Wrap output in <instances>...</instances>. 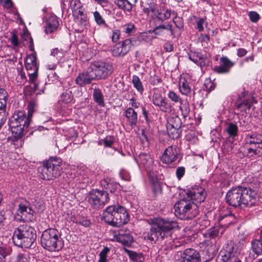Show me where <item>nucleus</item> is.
<instances>
[{
	"label": "nucleus",
	"mask_w": 262,
	"mask_h": 262,
	"mask_svg": "<svg viewBox=\"0 0 262 262\" xmlns=\"http://www.w3.org/2000/svg\"><path fill=\"white\" fill-rule=\"evenodd\" d=\"M185 193L174 206L176 216L181 220L191 219L198 215V204L204 202L206 196L204 188L199 186L188 189Z\"/></svg>",
	"instance_id": "1"
},
{
	"label": "nucleus",
	"mask_w": 262,
	"mask_h": 262,
	"mask_svg": "<svg viewBox=\"0 0 262 262\" xmlns=\"http://www.w3.org/2000/svg\"><path fill=\"white\" fill-rule=\"evenodd\" d=\"M150 225L147 239L156 242H166L171 240L172 230L178 227V223L168 217H154L149 220Z\"/></svg>",
	"instance_id": "2"
},
{
	"label": "nucleus",
	"mask_w": 262,
	"mask_h": 262,
	"mask_svg": "<svg viewBox=\"0 0 262 262\" xmlns=\"http://www.w3.org/2000/svg\"><path fill=\"white\" fill-rule=\"evenodd\" d=\"M257 199V192L250 188L238 186L229 190L226 195V202L234 207H250L254 206Z\"/></svg>",
	"instance_id": "3"
},
{
	"label": "nucleus",
	"mask_w": 262,
	"mask_h": 262,
	"mask_svg": "<svg viewBox=\"0 0 262 262\" xmlns=\"http://www.w3.org/2000/svg\"><path fill=\"white\" fill-rule=\"evenodd\" d=\"M28 107V116L24 112L19 111L14 113L9 119V126L12 133L14 134V137L16 139L20 138L24 135L25 128H27L29 126L30 118L33 113V107L30 104Z\"/></svg>",
	"instance_id": "4"
},
{
	"label": "nucleus",
	"mask_w": 262,
	"mask_h": 262,
	"mask_svg": "<svg viewBox=\"0 0 262 262\" xmlns=\"http://www.w3.org/2000/svg\"><path fill=\"white\" fill-rule=\"evenodd\" d=\"M36 238L35 230L27 225H21L15 228L12 238L15 246L25 248H30Z\"/></svg>",
	"instance_id": "5"
},
{
	"label": "nucleus",
	"mask_w": 262,
	"mask_h": 262,
	"mask_svg": "<svg viewBox=\"0 0 262 262\" xmlns=\"http://www.w3.org/2000/svg\"><path fill=\"white\" fill-rule=\"evenodd\" d=\"M40 243L45 249L50 252H58L64 246L61 233L57 229L52 228L43 231Z\"/></svg>",
	"instance_id": "6"
},
{
	"label": "nucleus",
	"mask_w": 262,
	"mask_h": 262,
	"mask_svg": "<svg viewBox=\"0 0 262 262\" xmlns=\"http://www.w3.org/2000/svg\"><path fill=\"white\" fill-rule=\"evenodd\" d=\"M62 169L61 159L51 157L38 168V171L42 179L51 180L60 176Z\"/></svg>",
	"instance_id": "7"
},
{
	"label": "nucleus",
	"mask_w": 262,
	"mask_h": 262,
	"mask_svg": "<svg viewBox=\"0 0 262 262\" xmlns=\"http://www.w3.org/2000/svg\"><path fill=\"white\" fill-rule=\"evenodd\" d=\"M108 193L106 191L98 189L91 190L88 196V201L94 209H99L108 202Z\"/></svg>",
	"instance_id": "8"
},
{
	"label": "nucleus",
	"mask_w": 262,
	"mask_h": 262,
	"mask_svg": "<svg viewBox=\"0 0 262 262\" xmlns=\"http://www.w3.org/2000/svg\"><path fill=\"white\" fill-rule=\"evenodd\" d=\"M89 67L96 80L104 79L113 72L112 64L102 61H95Z\"/></svg>",
	"instance_id": "9"
},
{
	"label": "nucleus",
	"mask_w": 262,
	"mask_h": 262,
	"mask_svg": "<svg viewBox=\"0 0 262 262\" xmlns=\"http://www.w3.org/2000/svg\"><path fill=\"white\" fill-rule=\"evenodd\" d=\"M153 104L165 113L170 114L174 111L172 104L159 93H154L152 97Z\"/></svg>",
	"instance_id": "10"
},
{
	"label": "nucleus",
	"mask_w": 262,
	"mask_h": 262,
	"mask_svg": "<svg viewBox=\"0 0 262 262\" xmlns=\"http://www.w3.org/2000/svg\"><path fill=\"white\" fill-rule=\"evenodd\" d=\"M114 214L112 226L120 227L126 224L129 220V215L126 209L120 205L117 206L116 212Z\"/></svg>",
	"instance_id": "11"
},
{
	"label": "nucleus",
	"mask_w": 262,
	"mask_h": 262,
	"mask_svg": "<svg viewBox=\"0 0 262 262\" xmlns=\"http://www.w3.org/2000/svg\"><path fill=\"white\" fill-rule=\"evenodd\" d=\"M180 154V149L177 146H169L165 150L161 160L163 163L170 164L176 161Z\"/></svg>",
	"instance_id": "12"
},
{
	"label": "nucleus",
	"mask_w": 262,
	"mask_h": 262,
	"mask_svg": "<svg viewBox=\"0 0 262 262\" xmlns=\"http://www.w3.org/2000/svg\"><path fill=\"white\" fill-rule=\"evenodd\" d=\"M132 46L130 39H126L121 43H117L111 50L112 55L114 56L123 57L130 50Z\"/></svg>",
	"instance_id": "13"
},
{
	"label": "nucleus",
	"mask_w": 262,
	"mask_h": 262,
	"mask_svg": "<svg viewBox=\"0 0 262 262\" xmlns=\"http://www.w3.org/2000/svg\"><path fill=\"white\" fill-rule=\"evenodd\" d=\"M90 67L86 71L79 73L75 79V82L80 86H84L91 84L92 82L96 80L93 72Z\"/></svg>",
	"instance_id": "14"
},
{
	"label": "nucleus",
	"mask_w": 262,
	"mask_h": 262,
	"mask_svg": "<svg viewBox=\"0 0 262 262\" xmlns=\"http://www.w3.org/2000/svg\"><path fill=\"white\" fill-rule=\"evenodd\" d=\"M18 214L24 222H33L35 220L34 210L30 206L22 204L19 205Z\"/></svg>",
	"instance_id": "15"
},
{
	"label": "nucleus",
	"mask_w": 262,
	"mask_h": 262,
	"mask_svg": "<svg viewBox=\"0 0 262 262\" xmlns=\"http://www.w3.org/2000/svg\"><path fill=\"white\" fill-rule=\"evenodd\" d=\"M199 253L194 249H187L183 252L180 262H200Z\"/></svg>",
	"instance_id": "16"
},
{
	"label": "nucleus",
	"mask_w": 262,
	"mask_h": 262,
	"mask_svg": "<svg viewBox=\"0 0 262 262\" xmlns=\"http://www.w3.org/2000/svg\"><path fill=\"white\" fill-rule=\"evenodd\" d=\"M220 66H216L214 68V71L219 74L228 73L234 63L231 61L227 57H222L220 58Z\"/></svg>",
	"instance_id": "17"
},
{
	"label": "nucleus",
	"mask_w": 262,
	"mask_h": 262,
	"mask_svg": "<svg viewBox=\"0 0 262 262\" xmlns=\"http://www.w3.org/2000/svg\"><path fill=\"white\" fill-rule=\"evenodd\" d=\"M189 59L200 67L208 66L209 61L207 57L199 52L191 51L188 53Z\"/></svg>",
	"instance_id": "18"
},
{
	"label": "nucleus",
	"mask_w": 262,
	"mask_h": 262,
	"mask_svg": "<svg viewBox=\"0 0 262 262\" xmlns=\"http://www.w3.org/2000/svg\"><path fill=\"white\" fill-rule=\"evenodd\" d=\"M225 252L227 255V262H242L236 256L234 252V244L232 241H228L224 246Z\"/></svg>",
	"instance_id": "19"
},
{
	"label": "nucleus",
	"mask_w": 262,
	"mask_h": 262,
	"mask_svg": "<svg viewBox=\"0 0 262 262\" xmlns=\"http://www.w3.org/2000/svg\"><path fill=\"white\" fill-rule=\"evenodd\" d=\"M124 115L126 118L128 125L132 128H135L138 123V114L135 110L131 107H128L124 112Z\"/></svg>",
	"instance_id": "20"
},
{
	"label": "nucleus",
	"mask_w": 262,
	"mask_h": 262,
	"mask_svg": "<svg viewBox=\"0 0 262 262\" xmlns=\"http://www.w3.org/2000/svg\"><path fill=\"white\" fill-rule=\"evenodd\" d=\"M177 14V12L174 11L165 7H161L160 9H158V12L156 14L155 18L163 22L169 19L171 16L176 15Z\"/></svg>",
	"instance_id": "21"
},
{
	"label": "nucleus",
	"mask_w": 262,
	"mask_h": 262,
	"mask_svg": "<svg viewBox=\"0 0 262 262\" xmlns=\"http://www.w3.org/2000/svg\"><path fill=\"white\" fill-rule=\"evenodd\" d=\"M59 26L58 18L52 15L47 19L45 32L46 34L52 33L56 31Z\"/></svg>",
	"instance_id": "22"
},
{
	"label": "nucleus",
	"mask_w": 262,
	"mask_h": 262,
	"mask_svg": "<svg viewBox=\"0 0 262 262\" xmlns=\"http://www.w3.org/2000/svg\"><path fill=\"white\" fill-rule=\"evenodd\" d=\"M115 237L118 242L126 246H129L134 241L132 235L128 231L121 230Z\"/></svg>",
	"instance_id": "23"
},
{
	"label": "nucleus",
	"mask_w": 262,
	"mask_h": 262,
	"mask_svg": "<svg viewBox=\"0 0 262 262\" xmlns=\"http://www.w3.org/2000/svg\"><path fill=\"white\" fill-rule=\"evenodd\" d=\"M246 144L248 145H257V147L262 148V135L257 133H253L247 135L246 137Z\"/></svg>",
	"instance_id": "24"
},
{
	"label": "nucleus",
	"mask_w": 262,
	"mask_h": 262,
	"mask_svg": "<svg viewBox=\"0 0 262 262\" xmlns=\"http://www.w3.org/2000/svg\"><path fill=\"white\" fill-rule=\"evenodd\" d=\"M255 101L253 97H249L244 99L241 103L237 104L236 108L241 112L246 114L250 113V110L253 106V103Z\"/></svg>",
	"instance_id": "25"
},
{
	"label": "nucleus",
	"mask_w": 262,
	"mask_h": 262,
	"mask_svg": "<svg viewBox=\"0 0 262 262\" xmlns=\"http://www.w3.org/2000/svg\"><path fill=\"white\" fill-rule=\"evenodd\" d=\"M116 206H110L104 210L102 214V219L105 222L112 225L114 219V216H115L114 213H116Z\"/></svg>",
	"instance_id": "26"
},
{
	"label": "nucleus",
	"mask_w": 262,
	"mask_h": 262,
	"mask_svg": "<svg viewBox=\"0 0 262 262\" xmlns=\"http://www.w3.org/2000/svg\"><path fill=\"white\" fill-rule=\"evenodd\" d=\"M137 162L143 165L146 169H149L153 165L154 161L150 156L146 153H141L137 159Z\"/></svg>",
	"instance_id": "27"
},
{
	"label": "nucleus",
	"mask_w": 262,
	"mask_h": 262,
	"mask_svg": "<svg viewBox=\"0 0 262 262\" xmlns=\"http://www.w3.org/2000/svg\"><path fill=\"white\" fill-rule=\"evenodd\" d=\"M101 185L106 189V191L113 193L118 187V184L109 178L105 179L101 181Z\"/></svg>",
	"instance_id": "28"
},
{
	"label": "nucleus",
	"mask_w": 262,
	"mask_h": 262,
	"mask_svg": "<svg viewBox=\"0 0 262 262\" xmlns=\"http://www.w3.org/2000/svg\"><path fill=\"white\" fill-rule=\"evenodd\" d=\"M25 67L28 71L30 70L38 71V67L36 61V57L34 54L28 55L25 60Z\"/></svg>",
	"instance_id": "29"
},
{
	"label": "nucleus",
	"mask_w": 262,
	"mask_h": 262,
	"mask_svg": "<svg viewBox=\"0 0 262 262\" xmlns=\"http://www.w3.org/2000/svg\"><path fill=\"white\" fill-rule=\"evenodd\" d=\"M158 27L168 33L167 35L171 36L172 38L178 37L181 34L180 32H177L172 28V25L170 23H166Z\"/></svg>",
	"instance_id": "30"
},
{
	"label": "nucleus",
	"mask_w": 262,
	"mask_h": 262,
	"mask_svg": "<svg viewBox=\"0 0 262 262\" xmlns=\"http://www.w3.org/2000/svg\"><path fill=\"white\" fill-rule=\"evenodd\" d=\"M182 121L180 118L174 114H171L167 119V126L176 127L177 128L182 126Z\"/></svg>",
	"instance_id": "31"
},
{
	"label": "nucleus",
	"mask_w": 262,
	"mask_h": 262,
	"mask_svg": "<svg viewBox=\"0 0 262 262\" xmlns=\"http://www.w3.org/2000/svg\"><path fill=\"white\" fill-rule=\"evenodd\" d=\"M179 90L184 95L189 96L191 94V89L189 83L185 79L181 80L179 83Z\"/></svg>",
	"instance_id": "32"
},
{
	"label": "nucleus",
	"mask_w": 262,
	"mask_h": 262,
	"mask_svg": "<svg viewBox=\"0 0 262 262\" xmlns=\"http://www.w3.org/2000/svg\"><path fill=\"white\" fill-rule=\"evenodd\" d=\"M114 4L124 11L130 12L133 9L132 4L128 0H115Z\"/></svg>",
	"instance_id": "33"
},
{
	"label": "nucleus",
	"mask_w": 262,
	"mask_h": 262,
	"mask_svg": "<svg viewBox=\"0 0 262 262\" xmlns=\"http://www.w3.org/2000/svg\"><path fill=\"white\" fill-rule=\"evenodd\" d=\"M220 231L221 229L219 227H215L211 228L206 232L204 235L206 238L215 239L220 237L222 234V232H220Z\"/></svg>",
	"instance_id": "34"
},
{
	"label": "nucleus",
	"mask_w": 262,
	"mask_h": 262,
	"mask_svg": "<svg viewBox=\"0 0 262 262\" xmlns=\"http://www.w3.org/2000/svg\"><path fill=\"white\" fill-rule=\"evenodd\" d=\"M126 252L130 259L134 261V262H144L145 257L142 253H138L128 250H126Z\"/></svg>",
	"instance_id": "35"
},
{
	"label": "nucleus",
	"mask_w": 262,
	"mask_h": 262,
	"mask_svg": "<svg viewBox=\"0 0 262 262\" xmlns=\"http://www.w3.org/2000/svg\"><path fill=\"white\" fill-rule=\"evenodd\" d=\"M93 96L94 100L100 106L104 105V102L102 93L99 89H95L93 91Z\"/></svg>",
	"instance_id": "36"
},
{
	"label": "nucleus",
	"mask_w": 262,
	"mask_h": 262,
	"mask_svg": "<svg viewBox=\"0 0 262 262\" xmlns=\"http://www.w3.org/2000/svg\"><path fill=\"white\" fill-rule=\"evenodd\" d=\"M251 244L253 252L257 255H262V238L252 241Z\"/></svg>",
	"instance_id": "37"
},
{
	"label": "nucleus",
	"mask_w": 262,
	"mask_h": 262,
	"mask_svg": "<svg viewBox=\"0 0 262 262\" xmlns=\"http://www.w3.org/2000/svg\"><path fill=\"white\" fill-rule=\"evenodd\" d=\"M167 134L172 139L178 138L181 133V128H177L176 127L167 126Z\"/></svg>",
	"instance_id": "38"
},
{
	"label": "nucleus",
	"mask_w": 262,
	"mask_h": 262,
	"mask_svg": "<svg viewBox=\"0 0 262 262\" xmlns=\"http://www.w3.org/2000/svg\"><path fill=\"white\" fill-rule=\"evenodd\" d=\"M73 99V95L71 91H66L60 96L59 101L68 104L72 102Z\"/></svg>",
	"instance_id": "39"
},
{
	"label": "nucleus",
	"mask_w": 262,
	"mask_h": 262,
	"mask_svg": "<svg viewBox=\"0 0 262 262\" xmlns=\"http://www.w3.org/2000/svg\"><path fill=\"white\" fill-rule=\"evenodd\" d=\"M180 110L181 111L182 115L184 119L188 117L190 113V108L188 103L183 102V100L180 103Z\"/></svg>",
	"instance_id": "40"
},
{
	"label": "nucleus",
	"mask_w": 262,
	"mask_h": 262,
	"mask_svg": "<svg viewBox=\"0 0 262 262\" xmlns=\"http://www.w3.org/2000/svg\"><path fill=\"white\" fill-rule=\"evenodd\" d=\"M226 131L230 137H234L237 135L238 127L236 124L230 123L228 125Z\"/></svg>",
	"instance_id": "41"
},
{
	"label": "nucleus",
	"mask_w": 262,
	"mask_h": 262,
	"mask_svg": "<svg viewBox=\"0 0 262 262\" xmlns=\"http://www.w3.org/2000/svg\"><path fill=\"white\" fill-rule=\"evenodd\" d=\"M134 86L140 93H142L144 89L142 82L138 76L134 75L132 78Z\"/></svg>",
	"instance_id": "42"
},
{
	"label": "nucleus",
	"mask_w": 262,
	"mask_h": 262,
	"mask_svg": "<svg viewBox=\"0 0 262 262\" xmlns=\"http://www.w3.org/2000/svg\"><path fill=\"white\" fill-rule=\"evenodd\" d=\"M7 100V92L3 89L0 88V110H3L6 107Z\"/></svg>",
	"instance_id": "43"
},
{
	"label": "nucleus",
	"mask_w": 262,
	"mask_h": 262,
	"mask_svg": "<svg viewBox=\"0 0 262 262\" xmlns=\"http://www.w3.org/2000/svg\"><path fill=\"white\" fill-rule=\"evenodd\" d=\"M143 12L149 15L150 12L153 13V16L154 17H156V14L158 12V9L154 3H150L148 4L147 7H144L143 8Z\"/></svg>",
	"instance_id": "44"
},
{
	"label": "nucleus",
	"mask_w": 262,
	"mask_h": 262,
	"mask_svg": "<svg viewBox=\"0 0 262 262\" xmlns=\"http://www.w3.org/2000/svg\"><path fill=\"white\" fill-rule=\"evenodd\" d=\"M167 96L171 101L176 103H180L182 102L183 99L180 97V96L176 92L172 91H169L167 94Z\"/></svg>",
	"instance_id": "45"
},
{
	"label": "nucleus",
	"mask_w": 262,
	"mask_h": 262,
	"mask_svg": "<svg viewBox=\"0 0 262 262\" xmlns=\"http://www.w3.org/2000/svg\"><path fill=\"white\" fill-rule=\"evenodd\" d=\"M110 251V248L105 247L99 253V262H108L107 258V254Z\"/></svg>",
	"instance_id": "46"
},
{
	"label": "nucleus",
	"mask_w": 262,
	"mask_h": 262,
	"mask_svg": "<svg viewBox=\"0 0 262 262\" xmlns=\"http://www.w3.org/2000/svg\"><path fill=\"white\" fill-rule=\"evenodd\" d=\"M174 16V17L173 18V22L174 24L176 27L179 30L178 32L181 33V30L183 29L184 27L183 19L182 17L177 16V14Z\"/></svg>",
	"instance_id": "47"
},
{
	"label": "nucleus",
	"mask_w": 262,
	"mask_h": 262,
	"mask_svg": "<svg viewBox=\"0 0 262 262\" xmlns=\"http://www.w3.org/2000/svg\"><path fill=\"white\" fill-rule=\"evenodd\" d=\"M204 86L206 91L210 92L214 90L216 87V84L210 79H207L204 83Z\"/></svg>",
	"instance_id": "48"
},
{
	"label": "nucleus",
	"mask_w": 262,
	"mask_h": 262,
	"mask_svg": "<svg viewBox=\"0 0 262 262\" xmlns=\"http://www.w3.org/2000/svg\"><path fill=\"white\" fill-rule=\"evenodd\" d=\"M70 7L73 13H76L78 9L82 7L81 3L78 0H69Z\"/></svg>",
	"instance_id": "49"
},
{
	"label": "nucleus",
	"mask_w": 262,
	"mask_h": 262,
	"mask_svg": "<svg viewBox=\"0 0 262 262\" xmlns=\"http://www.w3.org/2000/svg\"><path fill=\"white\" fill-rule=\"evenodd\" d=\"M104 145L106 147H111L115 141V138L112 136H107L103 139Z\"/></svg>",
	"instance_id": "50"
},
{
	"label": "nucleus",
	"mask_w": 262,
	"mask_h": 262,
	"mask_svg": "<svg viewBox=\"0 0 262 262\" xmlns=\"http://www.w3.org/2000/svg\"><path fill=\"white\" fill-rule=\"evenodd\" d=\"M152 192L155 197L160 195L162 193V187L159 183L153 184L152 186Z\"/></svg>",
	"instance_id": "51"
},
{
	"label": "nucleus",
	"mask_w": 262,
	"mask_h": 262,
	"mask_svg": "<svg viewBox=\"0 0 262 262\" xmlns=\"http://www.w3.org/2000/svg\"><path fill=\"white\" fill-rule=\"evenodd\" d=\"M94 17L96 23L98 25L105 24L104 19L102 18V16L98 11H95L94 13Z\"/></svg>",
	"instance_id": "52"
},
{
	"label": "nucleus",
	"mask_w": 262,
	"mask_h": 262,
	"mask_svg": "<svg viewBox=\"0 0 262 262\" xmlns=\"http://www.w3.org/2000/svg\"><path fill=\"white\" fill-rule=\"evenodd\" d=\"M185 168L183 166L178 167L176 171V175L177 179L180 180L185 173Z\"/></svg>",
	"instance_id": "53"
},
{
	"label": "nucleus",
	"mask_w": 262,
	"mask_h": 262,
	"mask_svg": "<svg viewBox=\"0 0 262 262\" xmlns=\"http://www.w3.org/2000/svg\"><path fill=\"white\" fill-rule=\"evenodd\" d=\"M224 251H225L224 246L221 251L219 256L216 258L215 262H227V255L225 252H223Z\"/></svg>",
	"instance_id": "54"
},
{
	"label": "nucleus",
	"mask_w": 262,
	"mask_h": 262,
	"mask_svg": "<svg viewBox=\"0 0 262 262\" xmlns=\"http://www.w3.org/2000/svg\"><path fill=\"white\" fill-rule=\"evenodd\" d=\"M249 16L252 23H257L260 19L259 15L255 11H250L249 13Z\"/></svg>",
	"instance_id": "55"
},
{
	"label": "nucleus",
	"mask_w": 262,
	"mask_h": 262,
	"mask_svg": "<svg viewBox=\"0 0 262 262\" xmlns=\"http://www.w3.org/2000/svg\"><path fill=\"white\" fill-rule=\"evenodd\" d=\"M247 154L249 157L253 156L260 152V150L258 148H253V147H247Z\"/></svg>",
	"instance_id": "56"
},
{
	"label": "nucleus",
	"mask_w": 262,
	"mask_h": 262,
	"mask_svg": "<svg viewBox=\"0 0 262 262\" xmlns=\"http://www.w3.org/2000/svg\"><path fill=\"white\" fill-rule=\"evenodd\" d=\"M28 257L25 254L19 253L16 257L15 262H29Z\"/></svg>",
	"instance_id": "57"
},
{
	"label": "nucleus",
	"mask_w": 262,
	"mask_h": 262,
	"mask_svg": "<svg viewBox=\"0 0 262 262\" xmlns=\"http://www.w3.org/2000/svg\"><path fill=\"white\" fill-rule=\"evenodd\" d=\"M124 31L127 33L130 34L132 32L133 30L135 29V26L132 23L127 24L122 27Z\"/></svg>",
	"instance_id": "58"
},
{
	"label": "nucleus",
	"mask_w": 262,
	"mask_h": 262,
	"mask_svg": "<svg viewBox=\"0 0 262 262\" xmlns=\"http://www.w3.org/2000/svg\"><path fill=\"white\" fill-rule=\"evenodd\" d=\"M205 23V18H199L196 21V28L199 31L202 32L204 30L203 24Z\"/></svg>",
	"instance_id": "59"
},
{
	"label": "nucleus",
	"mask_w": 262,
	"mask_h": 262,
	"mask_svg": "<svg viewBox=\"0 0 262 262\" xmlns=\"http://www.w3.org/2000/svg\"><path fill=\"white\" fill-rule=\"evenodd\" d=\"M154 33L156 34V35H161V36H164L165 35H167V32H166L165 31H164L163 30L161 29V28H160L159 27L157 26L154 29V31H153Z\"/></svg>",
	"instance_id": "60"
},
{
	"label": "nucleus",
	"mask_w": 262,
	"mask_h": 262,
	"mask_svg": "<svg viewBox=\"0 0 262 262\" xmlns=\"http://www.w3.org/2000/svg\"><path fill=\"white\" fill-rule=\"evenodd\" d=\"M33 71L32 73H28V75L29 76V81L31 82H34L35 80L36 79L37 76L38 71L32 70Z\"/></svg>",
	"instance_id": "61"
},
{
	"label": "nucleus",
	"mask_w": 262,
	"mask_h": 262,
	"mask_svg": "<svg viewBox=\"0 0 262 262\" xmlns=\"http://www.w3.org/2000/svg\"><path fill=\"white\" fill-rule=\"evenodd\" d=\"M164 48L166 52H171L173 50V45L170 42H166L164 45Z\"/></svg>",
	"instance_id": "62"
},
{
	"label": "nucleus",
	"mask_w": 262,
	"mask_h": 262,
	"mask_svg": "<svg viewBox=\"0 0 262 262\" xmlns=\"http://www.w3.org/2000/svg\"><path fill=\"white\" fill-rule=\"evenodd\" d=\"M120 37V33L119 30H115L113 32V34L112 35V39L113 42H116L118 41Z\"/></svg>",
	"instance_id": "63"
},
{
	"label": "nucleus",
	"mask_w": 262,
	"mask_h": 262,
	"mask_svg": "<svg viewBox=\"0 0 262 262\" xmlns=\"http://www.w3.org/2000/svg\"><path fill=\"white\" fill-rule=\"evenodd\" d=\"M76 223L84 227H89L91 224V222L87 220L82 219L81 220L76 221Z\"/></svg>",
	"instance_id": "64"
}]
</instances>
